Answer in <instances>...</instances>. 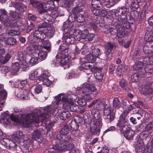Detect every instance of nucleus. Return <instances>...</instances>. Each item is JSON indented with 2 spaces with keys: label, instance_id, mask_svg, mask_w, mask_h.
<instances>
[{
  "label": "nucleus",
  "instance_id": "69168bd1",
  "mask_svg": "<svg viewBox=\"0 0 153 153\" xmlns=\"http://www.w3.org/2000/svg\"><path fill=\"white\" fill-rule=\"evenodd\" d=\"M76 20L79 22H82L85 21V17L82 14H79L76 16Z\"/></svg>",
  "mask_w": 153,
  "mask_h": 153
},
{
  "label": "nucleus",
  "instance_id": "ea45409f",
  "mask_svg": "<svg viewBox=\"0 0 153 153\" xmlns=\"http://www.w3.org/2000/svg\"><path fill=\"white\" fill-rule=\"evenodd\" d=\"M67 48L68 47H66L65 44L64 43L63 45L60 46L59 50V53L58 54V56H59L61 54L65 55V52L68 53Z\"/></svg>",
  "mask_w": 153,
  "mask_h": 153
},
{
  "label": "nucleus",
  "instance_id": "423d86ee",
  "mask_svg": "<svg viewBox=\"0 0 153 153\" xmlns=\"http://www.w3.org/2000/svg\"><path fill=\"white\" fill-rule=\"evenodd\" d=\"M26 136V135L23 134L22 132L19 131L13 134L11 137L15 141L18 143L23 142L24 143V145H25V144L29 140H28L27 139Z\"/></svg>",
  "mask_w": 153,
  "mask_h": 153
},
{
  "label": "nucleus",
  "instance_id": "79ce46f5",
  "mask_svg": "<svg viewBox=\"0 0 153 153\" xmlns=\"http://www.w3.org/2000/svg\"><path fill=\"white\" fill-rule=\"evenodd\" d=\"M56 145V144L55 143L53 145L52 148L45 150L43 153H57L59 151L57 149L55 148V146Z\"/></svg>",
  "mask_w": 153,
  "mask_h": 153
},
{
  "label": "nucleus",
  "instance_id": "4d7b16f0",
  "mask_svg": "<svg viewBox=\"0 0 153 153\" xmlns=\"http://www.w3.org/2000/svg\"><path fill=\"white\" fill-rule=\"evenodd\" d=\"M21 33L20 32L17 28L12 29L8 32V34L10 36L19 35Z\"/></svg>",
  "mask_w": 153,
  "mask_h": 153
},
{
  "label": "nucleus",
  "instance_id": "7c9ffc66",
  "mask_svg": "<svg viewBox=\"0 0 153 153\" xmlns=\"http://www.w3.org/2000/svg\"><path fill=\"white\" fill-rule=\"evenodd\" d=\"M7 95L6 91L4 90H2L0 92V111H2L4 107L5 102L4 100L5 98Z\"/></svg>",
  "mask_w": 153,
  "mask_h": 153
},
{
  "label": "nucleus",
  "instance_id": "f3484780",
  "mask_svg": "<svg viewBox=\"0 0 153 153\" xmlns=\"http://www.w3.org/2000/svg\"><path fill=\"white\" fill-rule=\"evenodd\" d=\"M127 11V9L124 7H122L119 9L117 11L115 14L116 19L117 17H118L119 18V19H120L121 21L123 20V19H125V20L127 21L126 15Z\"/></svg>",
  "mask_w": 153,
  "mask_h": 153
},
{
  "label": "nucleus",
  "instance_id": "e2e57ef3",
  "mask_svg": "<svg viewBox=\"0 0 153 153\" xmlns=\"http://www.w3.org/2000/svg\"><path fill=\"white\" fill-rule=\"evenodd\" d=\"M38 72L37 71H35L33 73L31 74L29 76L30 79L32 80H35L38 75Z\"/></svg>",
  "mask_w": 153,
  "mask_h": 153
},
{
  "label": "nucleus",
  "instance_id": "c85d7f7f",
  "mask_svg": "<svg viewBox=\"0 0 153 153\" xmlns=\"http://www.w3.org/2000/svg\"><path fill=\"white\" fill-rule=\"evenodd\" d=\"M1 143L3 145L7 146H9L10 148H15L16 145L14 142L8 138L4 139Z\"/></svg>",
  "mask_w": 153,
  "mask_h": 153
},
{
  "label": "nucleus",
  "instance_id": "e433bc0d",
  "mask_svg": "<svg viewBox=\"0 0 153 153\" xmlns=\"http://www.w3.org/2000/svg\"><path fill=\"white\" fill-rule=\"evenodd\" d=\"M101 69L97 68V69L93 71H92V72H94V75L96 79L98 80H101L103 78V76L101 73Z\"/></svg>",
  "mask_w": 153,
  "mask_h": 153
},
{
  "label": "nucleus",
  "instance_id": "2eb2a0df",
  "mask_svg": "<svg viewBox=\"0 0 153 153\" xmlns=\"http://www.w3.org/2000/svg\"><path fill=\"white\" fill-rule=\"evenodd\" d=\"M1 44L0 42V47ZM11 55L8 53L6 54L5 50L4 48L0 49V64H4L6 63L11 57Z\"/></svg>",
  "mask_w": 153,
  "mask_h": 153
},
{
  "label": "nucleus",
  "instance_id": "6e6552de",
  "mask_svg": "<svg viewBox=\"0 0 153 153\" xmlns=\"http://www.w3.org/2000/svg\"><path fill=\"white\" fill-rule=\"evenodd\" d=\"M76 33H78L77 38H79V40L80 39H87L89 41H92L95 35L93 33L89 34L88 30H85L83 31H81L79 30H76Z\"/></svg>",
  "mask_w": 153,
  "mask_h": 153
},
{
  "label": "nucleus",
  "instance_id": "13d9d810",
  "mask_svg": "<svg viewBox=\"0 0 153 153\" xmlns=\"http://www.w3.org/2000/svg\"><path fill=\"white\" fill-rule=\"evenodd\" d=\"M73 0H64L62 2V6L64 7H69L72 5Z\"/></svg>",
  "mask_w": 153,
  "mask_h": 153
},
{
  "label": "nucleus",
  "instance_id": "f257e3e1",
  "mask_svg": "<svg viewBox=\"0 0 153 153\" xmlns=\"http://www.w3.org/2000/svg\"><path fill=\"white\" fill-rule=\"evenodd\" d=\"M76 96L74 94H61L55 97V100L52 102L53 104L56 105L54 108L52 106H48L44 109V113L38 116L34 114H28L27 115L21 114L19 117H20L24 126L30 127L34 125L38 126L39 123L41 121H46L51 114H56L59 111L57 108V105H62L63 109H67L68 111L71 112L76 111L78 106L74 104Z\"/></svg>",
  "mask_w": 153,
  "mask_h": 153
},
{
  "label": "nucleus",
  "instance_id": "393cba45",
  "mask_svg": "<svg viewBox=\"0 0 153 153\" xmlns=\"http://www.w3.org/2000/svg\"><path fill=\"white\" fill-rule=\"evenodd\" d=\"M37 10L40 13H42L46 12L49 9V5L48 4H46L45 3H41L37 7Z\"/></svg>",
  "mask_w": 153,
  "mask_h": 153
},
{
  "label": "nucleus",
  "instance_id": "0e129e2a",
  "mask_svg": "<svg viewBox=\"0 0 153 153\" xmlns=\"http://www.w3.org/2000/svg\"><path fill=\"white\" fill-rule=\"evenodd\" d=\"M123 66L121 65H119L117 68L116 69V74L119 76H120L122 74V68Z\"/></svg>",
  "mask_w": 153,
  "mask_h": 153
},
{
  "label": "nucleus",
  "instance_id": "72a5a7b5",
  "mask_svg": "<svg viewBox=\"0 0 153 153\" xmlns=\"http://www.w3.org/2000/svg\"><path fill=\"white\" fill-rule=\"evenodd\" d=\"M44 131L43 130H36L34 131L32 134V138L35 140L39 139L41 137L42 134H44Z\"/></svg>",
  "mask_w": 153,
  "mask_h": 153
},
{
  "label": "nucleus",
  "instance_id": "cd10ccee",
  "mask_svg": "<svg viewBox=\"0 0 153 153\" xmlns=\"http://www.w3.org/2000/svg\"><path fill=\"white\" fill-rule=\"evenodd\" d=\"M13 4L14 7L21 12L25 11L27 10L26 6L23 3L14 2H13Z\"/></svg>",
  "mask_w": 153,
  "mask_h": 153
},
{
  "label": "nucleus",
  "instance_id": "1a4fd4ad",
  "mask_svg": "<svg viewBox=\"0 0 153 153\" xmlns=\"http://www.w3.org/2000/svg\"><path fill=\"white\" fill-rule=\"evenodd\" d=\"M96 90V88L94 85L87 83L82 85L78 89V91L80 93H85L86 92L91 93Z\"/></svg>",
  "mask_w": 153,
  "mask_h": 153
},
{
  "label": "nucleus",
  "instance_id": "37998d69",
  "mask_svg": "<svg viewBox=\"0 0 153 153\" xmlns=\"http://www.w3.org/2000/svg\"><path fill=\"white\" fill-rule=\"evenodd\" d=\"M5 44L8 45H13L16 43V40L12 37H9L7 38L5 41Z\"/></svg>",
  "mask_w": 153,
  "mask_h": 153
},
{
  "label": "nucleus",
  "instance_id": "f8f14e48",
  "mask_svg": "<svg viewBox=\"0 0 153 153\" xmlns=\"http://www.w3.org/2000/svg\"><path fill=\"white\" fill-rule=\"evenodd\" d=\"M0 21L7 26H11L13 21L10 20L7 15V12L4 9L0 10Z\"/></svg>",
  "mask_w": 153,
  "mask_h": 153
},
{
  "label": "nucleus",
  "instance_id": "3c124183",
  "mask_svg": "<svg viewBox=\"0 0 153 153\" xmlns=\"http://www.w3.org/2000/svg\"><path fill=\"white\" fill-rule=\"evenodd\" d=\"M153 128V120L150 122L146 126L144 129L145 132H151L150 131Z\"/></svg>",
  "mask_w": 153,
  "mask_h": 153
},
{
  "label": "nucleus",
  "instance_id": "bb28decb",
  "mask_svg": "<svg viewBox=\"0 0 153 153\" xmlns=\"http://www.w3.org/2000/svg\"><path fill=\"white\" fill-rule=\"evenodd\" d=\"M145 39L147 42L153 41V28L150 27L148 29L145 34Z\"/></svg>",
  "mask_w": 153,
  "mask_h": 153
},
{
  "label": "nucleus",
  "instance_id": "4be33fe9",
  "mask_svg": "<svg viewBox=\"0 0 153 153\" xmlns=\"http://www.w3.org/2000/svg\"><path fill=\"white\" fill-rule=\"evenodd\" d=\"M96 59L91 53H89V54H87L85 57L81 58L80 60L82 62H88L91 64V63H93L95 61Z\"/></svg>",
  "mask_w": 153,
  "mask_h": 153
},
{
  "label": "nucleus",
  "instance_id": "49530a36",
  "mask_svg": "<svg viewBox=\"0 0 153 153\" xmlns=\"http://www.w3.org/2000/svg\"><path fill=\"white\" fill-rule=\"evenodd\" d=\"M19 63L20 66V67L23 69L24 70L27 69V68L28 64L26 62V61L24 59L19 61Z\"/></svg>",
  "mask_w": 153,
  "mask_h": 153
},
{
  "label": "nucleus",
  "instance_id": "0eeeda50",
  "mask_svg": "<svg viewBox=\"0 0 153 153\" xmlns=\"http://www.w3.org/2000/svg\"><path fill=\"white\" fill-rule=\"evenodd\" d=\"M55 148L57 149L58 151L63 152L65 150H74L73 149L75 147L74 144L72 143L68 142L66 143H57Z\"/></svg>",
  "mask_w": 153,
  "mask_h": 153
},
{
  "label": "nucleus",
  "instance_id": "dca6fc26",
  "mask_svg": "<svg viewBox=\"0 0 153 153\" xmlns=\"http://www.w3.org/2000/svg\"><path fill=\"white\" fill-rule=\"evenodd\" d=\"M62 14L60 13V10L59 8H55L52 10L50 15L45 14L44 16L45 19L48 21L49 18L48 17L51 16L52 18L55 19L59 16H61Z\"/></svg>",
  "mask_w": 153,
  "mask_h": 153
},
{
  "label": "nucleus",
  "instance_id": "a211bd4d",
  "mask_svg": "<svg viewBox=\"0 0 153 153\" xmlns=\"http://www.w3.org/2000/svg\"><path fill=\"white\" fill-rule=\"evenodd\" d=\"M68 54V53L65 52V55L61 54V55H59L58 56L59 57H60V59L57 58V61L55 63V65L57 66L58 64L60 62L62 66H64L66 65L68 62L69 59L67 56ZM57 57H58V55Z\"/></svg>",
  "mask_w": 153,
  "mask_h": 153
},
{
  "label": "nucleus",
  "instance_id": "58836bf2",
  "mask_svg": "<svg viewBox=\"0 0 153 153\" xmlns=\"http://www.w3.org/2000/svg\"><path fill=\"white\" fill-rule=\"evenodd\" d=\"M54 28L53 27H48V28H46L44 30V32H45V34L46 35L51 36L53 34L54 32Z\"/></svg>",
  "mask_w": 153,
  "mask_h": 153
},
{
  "label": "nucleus",
  "instance_id": "c03bdc74",
  "mask_svg": "<svg viewBox=\"0 0 153 153\" xmlns=\"http://www.w3.org/2000/svg\"><path fill=\"white\" fill-rule=\"evenodd\" d=\"M97 100H98V101L95 103V107L98 110H100L104 107V102L103 101H102L100 99H98Z\"/></svg>",
  "mask_w": 153,
  "mask_h": 153
},
{
  "label": "nucleus",
  "instance_id": "a19ab883",
  "mask_svg": "<svg viewBox=\"0 0 153 153\" xmlns=\"http://www.w3.org/2000/svg\"><path fill=\"white\" fill-rule=\"evenodd\" d=\"M20 67L19 62H16L13 63L11 71L12 74L13 75L16 74V73L19 71Z\"/></svg>",
  "mask_w": 153,
  "mask_h": 153
},
{
  "label": "nucleus",
  "instance_id": "412c9836",
  "mask_svg": "<svg viewBox=\"0 0 153 153\" xmlns=\"http://www.w3.org/2000/svg\"><path fill=\"white\" fill-rule=\"evenodd\" d=\"M30 94V91L26 89H21L17 94V96L21 99L27 100Z\"/></svg>",
  "mask_w": 153,
  "mask_h": 153
},
{
  "label": "nucleus",
  "instance_id": "bf43d9fd",
  "mask_svg": "<svg viewBox=\"0 0 153 153\" xmlns=\"http://www.w3.org/2000/svg\"><path fill=\"white\" fill-rule=\"evenodd\" d=\"M69 129L68 126L65 125L62 130L60 131L59 134H60L68 135V134L69 132Z\"/></svg>",
  "mask_w": 153,
  "mask_h": 153
},
{
  "label": "nucleus",
  "instance_id": "9d476101",
  "mask_svg": "<svg viewBox=\"0 0 153 153\" xmlns=\"http://www.w3.org/2000/svg\"><path fill=\"white\" fill-rule=\"evenodd\" d=\"M82 49L83 50L82 51V54H85L86 53L88 50V52L91 53L96 58H100V55L102 53L99 48H95L94 46H92L89 48L88 50L87 49L85 48L84 47L82 48Z\"/></svg>",
  "mask_w": 153,
  "mask_h": 153
},
{
  "label": "nucleus",
  "instance_id": "a878e982",
  "mask_svg": "<svg viewBox=\"0 0 153 153\" xmlns=\"http://www.w3.org/2000/svg\"><path fill=\"white\" fill-rule=\"evenodd\" d=\"M136 151L137 153H146L145 150L143 142L141 140L136 142Z\"/></svg>",
  "mask_w": 153,
  "mask_h": 153
},
{
  "label": "nucleus",
  "instance_id": "680f3d73",
  "mask_svg": "<svg viewBox=\"0 0 153 153\" xmlns=\"http://www.w3.org/2000/svg\"><path fill=\"white\" fill-rule=\"evenodd\" d=\"M118 30V28H111V27L108 31V30L107 31V33L106 32V31H105V32L106 33V34L107 33H108V32H109L112 35H115L116 36L117 35Z\"/></svg>",
  "mask_w": 153,
  "mask_h": 153
},
{
  "label": "nucleus",
  "instance_id": "20e7f679",
  "mask_svg": "<svg viewBox=\"0 0 153 153\" xmlns=\"http://www.w3.org/2000/svg\"><path fill=\"white\" fill-rule=\"evenodd\" d=\"M116 20H117L118 24L119 25L118 30L117 36L118 37L122 38L125 35V29L128 28V24L125 19H123L121 21L120 19H119V18L117 17Z\"/></svg>",
  "mask_w": 153,
  "mask_h": 153
},
{
  "label": "nucleus",
  "instance_id": "c756f323",
  "mask_svg": "<svg viewBox=\"0 0 153 153\" xmlns=\"http://www.w3.org/2000/svg\"><path fill=\"white\" fill-rule=\"evenodd\" d=\"M121 132L123 134L125 137L127 139L129 140L133 139L134 132L130 127L128 128L125 132Z\"/></svg>",
  "mask_w": 153,
  "mask_h": 153
},
{
  "label": "nucleus",
  "instance_id": "8fccbe9b",
  "mask_svg": "<svg viewBox=\"0 0 153 153\" xmlns=\"http://www.w3.org/2000/svg\"><path fill=\"white\" fill-rule=\"evenodd\" d=\"M113 106L115 108L118 109L121 106L120 102L117 98H115L113 100Z\"/></svg>",
  "mask_w": 153,
  "mask_h": 153
},
{
  "label": "nucleus",
  "instance_id": "2f4dec72",
  "mask_svg": "<svg viewBox=\"0 0 153 153\" xmlns=\"http://www.w3.org/2000/svg\"><path fill=\"white\" fill-rule=\"evenodd\" d=\"M153 62V57L152 56L146 57L143 59L142 62L144 65H146L147 67L148 66V68L149 66L152 64Z\"/></svg>",
  "mask_w": 153,
  "mask_h": 153
},
{
  "label": "nucleus",
  "instance_id": "a18cd8bd",
  "mask_svg": "<svg viewBox=\"0 0 153 153\" xmlns=\"http://www.w3.org/2000/svg\"><path fill=\"white\" fill-rule=\"evenodd\" d=\"M91 5L92 7L93 8L101 7H102L100 0H92Z\"/></svg>",
  "mask_w": 153,
  "mask_h": 153
},
{
  "label": "nucleus",
  "instance_id": "774afa93",
  "mask_svg": "<svg viewBox=\"0 0 153 153\" xmlns=\"http://www.w3.org/2000/svg\"><path fill=\"white\" fill-rule=\"evenodd\" d=\"M77 103L82 106H84L86 104V101L82 97L77 101Z\"/></svg>",
  "mask_w": 153,
  "mask_h": 153
},
{
  "label": "nucleus",
  "instance_id": "4c0bfd02",
  "mask_svg": "<svg viewBox=\"0 0 153 153\" xmlns=\"http://www.w3.org/2000/svg\"><path fill=\"white\" fill-rule=\"evenodd\" d=\"M68 127L70 130L74 131L77 130L79 126L76 122L74 120L71 121L69 124Z\"/></svg>",
  "mask_w": 153,
  "mask_h": 153
},
{
  "label": "nucleus",
  "instance_id": "6e6d98bb",
  "mask_svg": "<svg viewBox=\"0 0 153 153\" xmlns=\"http://www.w3.org/2000/svg\"><path fill=\"white\" fill-rule=\"evenodd\" d=\"M9 116L7 115L1 118V123L6 125H10V121L9 119Z\"/></svg>",
  "mask_w": 153,
  "mask_h": 153
},
{
  "label": "nucleus",
  "instance_id": "864d4df0",
  "mask_svg": "<svg viewBox=\"0 0 153 153\" xmlns=\"http://www.w3.org/2000/svg\"><path fill=\"white\" fill-rule=\"evenodd\" d=\"M143 65L141 61L135 63L134 65L133 66V68L134 70L138 71L141 69L143 67Z\"/></svg>",
  "mask_w": 153,
  "mask_h": 153
},
{
  "label": "nucleus",
  "instance_id": "5701e85b",
  "mask_svg": "<svg viewBox=\"0 0 153 153\" xmlns=\"http://www.w3.org/2000/svg\"><path fill=\"white\" fill-rule=\"evenodd\" d=\"M80 63L81 64V67L85 69H90L91 72L97 69V67L94 65H91V64L88 62H82L80 60Z\"/></svg>",
  "mask_w": 153,
  "mask_h": 153
},
{
  "label": "nucleus",
  "instance_id": "603ef678",
  "mask_svg": "<svg viewBox=\"0 0 153 153\" xmlns=\"http://www.w3.org/2000/svg\"><path fill=\"white\" fill-rule=\"evenodd\" d=\"M30 145L29 141L25 144V145H23L24 148L23 149V152L24 153H32L31 149L29 147Z\"/></svg>",
  "mask_w": 153,
  "mask_h": 153
},
{
  "label": "nucleus",
  "instance_id": "7ed1b4c3",
  "mask_svg": "<svg viewBox=\"0 0 153 153\" xmlns=\"http://www.w3.org/2000/svg\"><path fill=\"white\" fill-rule=\"evenodd\" d=\"M49 23L44 22L40 23L38 26V30H36L31 38V43H38L40 40H43L46 38L44 30L49 27Z\"/></svg>",
  "mask_w": 153,
  "mask_h": 153
},
{
  "label": "nucleus",
  "instance_id": "ddd939ff",
  "mask_svg": "<svg viewBox=\"0 0 153 153\" xmlns=\"http://www.w3.org/2000/svg\"><path fill=\"white\" fill-rule=\"evenodd\" d=\"M85 3V1L84 0H73L72 5L75 6V7L73 8L72 11L74 13H76L81 12L82 8V7L84 6Z\"/></svg>",
  "mask_w": 153,
  "mask_h": 153
},
{
  "label": "nucleus",
  "instance_id": "6ab92c4d",
  "mask_svg": "<svg viewBox=\"0 0 153 153\" xmlns=\"http://www.w3.org/2000/svg\"><path fill=\"white\" fill-rule=\"evenodd\" d=\"M104 115L106 118L109 120L110 121H112L114 118V110L112 108H105L104 110Z\"/></svg>",
  "mask_w": 153,
  "mask_h": 153
},
{
  "label": "nucleus",
  "instance_id": "39448f33",
  "mask_svg": "<svg viewBox=\"0 0 153 153\" xmlns=\"http://www.w3.org/2000/svg\"><path fill=\"white\" fill-rule=\"evenodd\" d=\"M102 126V123L101 119L94 120L91 123L90 129L91 132L94 134L98 135L100 131V128Z\"/></svg>",
  "mask_w": 153,
  "mask_h": 153
},
{
  "label": "nucleus",
  "instance_id": "5fc2aeb1",
  "mask_svg": "<svg viewBox=\"0 0 153 153\" xmlns=\"http://www.w3.org/2000/svg\"><path fill=\"white\" fill-rule=\"evenodd\" d=\"M105 0L104 1V5L107 8H110L113 6L115 3L116 1L114 0H108L106 1Z\"/></svg>",
  "mask_w": 153,
  "mask_h": 153
},
{
  "label": "nucleus",
  "instance_id": "f704fd0d",
  "mask_svg": "<svg viewBox=\"0 0 153 153\" xmlns=\"http://www.w3.org/2000/svg\"><path fill=\"white\" fill-rule=\"evenodd\" d=\"M35 54H36L38 56L39 59L41 61L45 59L47 56V53L43 50H41L39 53H35Z\"/></svg>",
  "mask_w": 153,
  "mask_h": 153
},
{
  "label": "nucleus",
  "instance_id": "c9c22d12",
  "mask_svg": "<svg viewBox=\"0 0 153 153\" xmlns=\"http://www.w3.org/2000/svg\"><path fill=\"white\" fill-rule=\"evenodd\" d=\"M71 115V113L69 111L65 110L62 112L60 114L59 117L61 119L65 120L70 117Z\"/></svg>",
  "mask_w": 153,
  "mask_h": 153
},
{
  "label": "nucleus",
  "instance_id": "4468645a",
  "mask_svg": "<svg viewBox=\"0 0 153 153\" xmlns=\"http://www.w3.org/2000/svg\"><path fill=\"white\" fill-rule=\"evenodd\" d=\"M56 137V139L54 140L56 144H57V143H62L60 141L67 143L71 141L72 140L71 136L69 135L58 134L57 135Z\"/></svg>",
  "mask_w": 153,
  "mask_h": 153
},
{
  "label": "nucleus",
  "instance_id": "473e14b6",
  "mask_svg": "<svg viewBox=\"0 0 153 153\" xmlns=\"http://www.w3.org/2000/svg\"><path fill=\"white\" fill-rule=\"evenodd\" d=\"M146 132L144 131L141 133L137 137V140L136 142H137V141H140L141 140L143 142V140L147 138L151 134L152 132Z\"/></svg>",
  "mask_w": 153,
  "mask_h": 153
},
{
  "label": "nucleus",
  "instance_id": "b1692460",
  "mask_svg": "<svg viewBox=\"0 0 153 153\" xmlns=\"http://www.w3.org/2000/svg\"><path fill=\"white\" fill-rule=\"evenodd\" d=\"M39 80L42 82L43 83L49 86L51 83V81L48 78V75L46 73H44L39 78Z\"/></svg>",
  "mask_w": 153,
  "mask_h": 153
},
{
  "label": "nucleus",
  "instance_id": "f03ea898",
  "mask_svg": "<svg viewBox=\"0 0 153 153\" xmlns=\"http://www.w3.org/2000/svg\"><path fill=\"white\" fill-rule=\"evenodd\" d=\"M75 28L72 22H66L63 24V29L65 33L62 39L68 45L73 44L76 40H80L79 38L77 37L78 33H76Z\"/></svg>",
  "mask_w": 153,
  "mask_h": 153
},
{
  "label": "nucleus",
  "instance_id": "9b49d317",
  "mask_svg": "<svg viewBox=\"0 0 153 153\" xmlns=\"http://www.w3.org/2000/svg\"><path fill=\"white\" fill-rule=\"evenodd\" d=\"M128 120L123 115H121L117 124V127L120 128L121 132H124L129 127L128 126Z\"/></svg>",
  "mask_w": 153,
  "mask_h": 153
},
{
  "label": "nucleus",
  "instance_id": "338daca9",
  "mask_svg": "<svg viewBox=\"0 0 153 153\" xmlns=\"http://www.w3.org/2000/svg\"><path fill=\"white\" fill-rule=\"evenodd\" d=\"M101 7H97L96 8H93L92 7L91 10L95 16H99L100 14V10L101 9Z\"/></svg>",
  "mask_w": 153,
  "mask_h": 153
},
{
  "label": "nucleus",
  "instance_id": "aec40b11",
  "mask_svg": "<svg viewBox=\"0 0 153 153\" xmlns=\"http://www.w3.org/2000/svg\"><path fill=\"white\" fill-rule=\"evenodd\" d=\"M142 91L144 95L153 93V82L144 85L142 88Z\"/></svg>",
  "mask_w": 153,
  "mask_h": 153
},
{
  "label": "nucleus",
  "instance_id": "de8ad7c7",
  "mask_svg": "<svg viewBox=\"0 0 153 153\" xmlns=\"http://www.w3.org/2000/svg\"><path fill=\"white\" fill-rule=\"evenodd\" d=\"M43 44V48L50 51L51 50V43L48 40L43 41H42Z\"/></svg>",
  "mask_w": 153,
  "mask_h": 153
},
{
  "label": "nucleus",
  "instance_id": "052dcab7",
  "mask_svg": "<svg viewBox=\"0 0 153 153\" xmlns=\"http://www.w3.org/2000/svg\"><path fill=\"white\" fill-rule=\"evenodd\" d=\"M105 53L107 59L109 60H111L112 57V53L111 50L108 49H105Z\"/></svg>",
  "mask_w": 153,
  "mask_h": 153
},
{
  "label": "nucleus",
  "instance_id": "09e8293b",
  "mask_svg": "<svg viewBox=\"0 0 153 153\" xmlns=\"http://www.w3.org/2000/svg\"><path fill=\"white\" fill-rule=\"evenodd\" d=\"M36 56V55L35 56H33L29 61V64L31 65V66L38 63L39 58Z\"/></svg>",
  "mask_w": 153,
  "mask_h": 153
}]
</instances>
